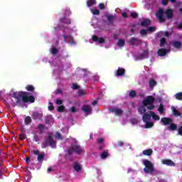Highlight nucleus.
Wrapping results in <instances>:
<instances>
[{
    "mask_svg": "<svg viewBox=\"0 0 182 182\" xmlns=\"http://www.w3.org/2000/svg\"><path fill=\"white\" fill-rule=\"evenodd\" d=\"M62 103H63V101H62V100H55V105H58V106H60V105H62Z\"/></svg>",
    "mask_w": 182,
    "mask_h": 182,
    "instance_id": "45",
    "label": "nucleus"
},
{
    "mask_svg": "<svg viewBox=\"0 0 182 182\" xmlns=\"http://www.w3.org/2000/svg\"><path fill=\"white\" fill-rule=\"evenodd\" d=\"M42 117V115L41 114H38V112H34L33 114V119H41Z\"/></svg>",
    "mask_w": 182,
    "mask_h": 182,
    "instance_id": "28",
    "label": "nucleus"
},
{
    "mask_svg": "<svg viewBox=\"0 0 182 182\" xmlns=\"http://www.w3.org/2000/svg\"><path fill=\"white\" fill-rule=\"evenodd\" d=\"M87 5L89 8H90V6H93V5H96V0H88L87 1Z\"/></svg>",
    "mask_w": 182,
    "mask_h": 182,
    "instance_id": "24",
    "label": "nucleus"
},
{
    "mask_svg": "<svg viewBox=\"0 0 182 182\" xmlns=\"http://www.w3.org/2000/svg\"><path fill=\"white\" fill-rule=\"evenodd\" d=\"M171 110L175 116H180V112L176 109V107H172Z\"/></svg>",
    "mask_w": 182,
    "mask_h": 182,
    "instance_id": "27",
    "label": "nucleus"
},
{
    "mask_svg": "<svg viewBox=\"0 0 182 182\" xmlns=\"http://www.w3.org/2000/svg\"><path fill=\"white\" fill-rule=\"evenodd\" d=\"M92 105L93 106H95V105H97V101H93Z\"/></svg>",
    "mask_w": 182,
    "mask_h": 182,
    "instance_id": "62",
    "label": "nucleus"
},
{
    "mask_svg": "<svg viewBox=\"0 0 182 182\" xmlns=\"http://www.w3.org/2000/svg\"><path fill=\"white\" fill-rule=\"evenodd\" d=\"M63 32H64V35H63L64 41H68L69 39L68 43L70 45H72V46L76 45V41H75V40H73V38L70 36V34L73 33L74 31L68 27H65L63 29Z\"/></svg>",
    "mask_w": 182,
    "mask_h": 182,
    "instance_id": "3",
    "label": "nucleus"
},
{
    "mask_svg": "<svg viewBox=\"0 0 182 182\" xmlns=\"http://www.w3.org/2000/svg\"><path fill=\"white\" fill-rule=\"evenodd\" d=\"M78 95H79L80 96H83V95H85V90H80L78 91Z\"/></svg>",
    "mask_w": 182,
    "mask_h": 182,
    "instance_id": "46",
    "label": "nucleus"
},
{
    "mask_svg": "<svg viewBox=\"0 0 182 182\" xmlns=\"http://www.w3.org/2000/svg\"><path fill=\"white\" fill-rule=\"evenodd\" d=\"M164 11L163 9H160L156 13V18L159 19V22H164Z\"/></svg>",
    "mask_w": 182,
    "mask_h": 182,
    "instance_id": "10",
    "label": "nucleus"
},
{
    "mask_svg": "<svg viewBox=\"0 0 182 182\" xmlns=\"http://www.w3.org/2000/svg\"><path fill=\"white\" fill-rule=\"evenodd\" d=\"M131 16L132 18H137V13H131Z\"/></svg>",
    "mask_w": 182,
    "mask_h": 182,
    "instance_id": "52",
    "label": "nucleus"
},
{
    "mask_svg": "<svg viewBox=\"0 0 182 182\" xmlns=\"http://www.w3.org/2000/svg\"><path fill=\"white\" fill-rule=\"evenodd\" d=\"M124 75V69L119 68L116 73V76H123Z\"/></svg>",
    "mask_w": 182,
    "mask_h": 182,
    "instance_id": "21",
    "label": "nucleus"
},
{
    "mask_svg": "<svg viewBox=\"0 0 182 182\" xmlns=\"http://www.w3.org/2000/svg\"><path fill=\"white\" fill-rule=\"evenodd\" d=\"M168 52V50H167L164 48H160L158 50V55H159V56H166V55H167Z\"/></svg>",
    "mask_w": 182,
    "mask_h": 182,
    "instance_id": "16",
    "label": "nucleus"
},
{
    "mask_svg": "<svg viewBox=\"0 0 182 182\" xmlns=\"http://www.w3.org/2000/svg\"><path fill=\"white\" fill-rule=\"evenodd\" d=\"M90 11L93 15H99L100 14V11L97 9H90Z\"/></svg>",
    "mask_w": 182,
    "mask_h": 182,
    "instance_id": "29",
    "label": "nucleus"
},
{
    "mask_svg": "<svg viewBox=\"0 0 182 182\" xmlns=\"http://www.w3.org/2000/svg\"><path fill=\"white\" fill-rule=\"evenodd\" d=\"M55 139H58V140H62V136L59 132H57L55 135Z\"/></svg>",
    "mask_w": 182,
    "mask_h": 182,
    "instance_id": "44",
    "label": "nucleus"
},
{
    "mask_svg": "<svg viewBox=\"0 0 182 182\" xmlns=\"http://www.w3.org/2000/svg\"><path fill=\"white\" fill-rule=\"evenodd\" d=\"M173 46H174V48H176V49H181V48H182V44L181 43L178 42V41H173L172 43Z\"/></svg>",
    "mask_w": 182,
    "mask_h": 182,
    "instance_id": "19",
    "label": "nucleus"
},
{
    "mask_svg": "<svg viewBox=\"0 0 182 182\" xmlns=\"http://www.w3.org/2000/svg\"><path fill=\"white\" fill-rule=\"evenodd\" d=\"M53 109H55V107H53V104H52V102H49L48 103V110H53Z\"/></svg>",
    "mask_w": 182,
    "mask_h": 182,
    "instance_id": "43",
    "label": "nucleus"
},
{
    "mask_svg": "<svg viewBox=\"0 0 182 182\" xmlns=\"http://www.w3.org/2000/svg\"><path fill=\"white\" fill-rule=\"evenodd\" d=\"M156 85H157V82H156V81L154 80H151L149 81V86L151 89H153V87H154V86H156Z\"/></svg>",
    "mask_w": 182,
    "mask_h": 182,
    "instance_id": "26",
    "label": "nucleus"
},
{
    "mask_svg": "<svg viewBox=\"0 0 182 182\" xmlns=\"http://www.w3.org/2000/svg\"><path fill=\"white\" fill-rule=\"evenodd\" d=\"M98 143H102V142H104L105 141V139H103V138H100V139H98Z\"/></svg>",
    "mask_w": 182,
    "mask_h": 182,
    "instance_id": "55",
    "label": "nucleus"
},
{
    "mask_svg": "<svg viewBox=\"0 0 182 182\" xmlns=\"http://www.w3.org/2000/svg\"><path fill=\"white\" fill-rule=\"evenodd\" d=\"M164 43H166V38H163L161 39L160 46L163 48V46H164Z\"/></svg>",
    "mask_w": 182,
    "mask_h": 182,
    "instance_id": "39",
    "label": "nucleus"
},
{
    "mask_svg": "<svg viewBox=\"0 0 182 182\" xmlns=\"http://www.w3.org/2000/svg\"><path fill=\"white\" fill-rule=\"evenodd\" d=\"M57 52H58V50H56V48H55L54 47L51 48V49H50V53H51L53 55L56 54Z\"/></svg>",
    "mask_w": 182,
    "mask_h": 182,
    "instance_id": "40",
    "label": "nucleus"
},
{
    "mask_svg": "<svg viewBox=\"0 0 182 182\" xmlns=\"http://www.w3.org/2000/svg\"><path fill=\"white\" fill-rule=\"evenodd\" d=\"M138 112L139 114H144L142 116V120L144 122L145 129H151L154 126V123L151 120V117L153 120H160V117L157 115L154 112L151 111L149 113H146V106L141 105L138 107Z\"/></svg>",
    "mask_w": 182,
    "mask_h": 182,
    "instance_id": "1",
    "label": "nucleus"
},
{
    "mask_svg": "<svg viewBox=\"0 0 182 182\" xmlns=\"http://www.w3.org/2000/svg\"><path fill=\"white\" fill-rule=\"evenodd\" d=\"M31 119L30 117H26L25 119L26 124H29V123H31Z\"/></svg>",
    "mask_w": 182,
    "mask_h": 182,
    "instance_id": "42",
    "label": "nucleus"
},
{
    "mask_svg": "<svg viewBox=\"0 0 182 182\" xmlns=\"http://www.w3.org/2000/svg\"><path fill=\"white\" fill-rule=\"evenodd\" d=\"M158 112H159L160 114H163L164 113V107L163 106V105H160L158 109Z\"/></svg>",
    "mask_w": 182,
    "mask_h": 182,
    "instance_id": "30",
    "label": "nucleus"
},
{
    "mask_svg": "<svg viewBox=\"0 0 182 182\" xmlns=\"http://www.w3.org/2000/svg\"><path fill=\"white\" fill-rule=\"evenodd\" d=\"M72 89H79V85H77V84H73L72 85Z\"/></svg>",
    "mask_w": 182,
    "mask_h": 182,
    "instance_id": "48",
    "label": "nucleus"
},
{
    "mask_svg": "<svg viewBox=\"0 0 182 182\" xmlns=\"http://www.w3.org/2000/svg\"><path fill=\"white\" fill-rule=\"evenodd\" d=\"M166 15H167L168 18H172L173 17V10L168 9L166 11Z\"/></svg>",
    "mask_w": 182,
    "mask_h": 182,
    "instance_id": "31",
    "label": "nucleus"
},
{
    "mask_svg": "<svg viewBox=\"0 0 182 182\" xmlns=\"http://www.w3.org/2000/svg\"><path fill=\"white\" fill-rule=\"evenodd\" d=\"M134 96H136V91L132 90L131 92H129V97H134Z\"/></svg>",
    "mask_w": 182,
    "mask_h": 182,
    "instance_id": "41",
    "label": "nucleus"
},
{
    "mask_svg": "<svg viewBox=\"0 0 182 182\" xmlns=\"http://www.w3.org/2000/svg\"><path fill=\"white\" fill-rule=\"evenodd\" d=\"M92 41L100 45H105V43H106V41L102 37H99L97 36H93Z\"/></svg>",
    "mask_w": 182,
    "mask_h": 182,
    "instance_id": "9",
    "label": "nucleus"
},
{
    "mask_svg": "<svg viewBox=\"0 0 182 182\" xmlns=\"http://www.w3.org/2000/svg\"><path fill=\"white\" fill-rule=\"evenodd\" d=\"M11 105L15 106V105H18L21 106L22 103H33L35 102V97L32 95H29L27 92H14V96L11 97Z\"/></svg>",
    "mask_w": 182,
    "mask_h": 182,
    "instance_id": "2",
    "label": "nucleus"
},
{
    "mask_svg": "<svg viewBox=\"0 0 182 182\" xmlns=\"http://www.w3.org/2000/svg\"><path fill=\"white\" fill-rule=\"evenodd\" d=\"M159 35H161V36H168V32L161 31L159 33Z\"/></svg>",
    "mask_w": 182,
    "mask_h": 182,
    "instance_id": "38",
    "label": "nucleus"
},
{
    "mask_svg": "<svg viewBox=\"0 0 182 182\" xmlns=\"http://www.w3.org/2000/svg\"><path fill=\"white\" fill-rule=\"evenodd\" d=\"M175 97L177 99V100H182V92L176 94Z\"/></svg>",
    "mask_w": 182,
    "mask_h": 182,
    "instance_id": "32",
    "label": "nucleus"
},
{
    "mask_svg": "<svg viewBox=\"0 0 182 182\" xmlns=\"http://www.w3.org/2000/svg\"><path fill=\"white\" fill-rule=\"evenodd\" d=\"M82 110L85 113V114H90V113H92V107L90 105H84Z\"/></svg>",
    "mask_w": 182,
    "mask_h": 182,
    "instance_id": "13",
    "label": "nucleus"
},
{
    "mask_svg": "<svg viewBox=\"0 0 182 182\" xmlns=\"http://www.w3.org/2000/svg\"><path fill=\"white\" fill-rule=\"evenodd\" d=\"M33 154H36V156H39V151L38 150H34Z\"/></svg>",
    "mask_w": 182,
    "mask_h": 182,
    "instance_id": "56",
    "label": "nucleus"
},
{
    "mask_svg": "<svg viewBox=\"0 0 182 182\" xmlns=\"http://www.w3.org/2000/svg\"><path fill=\"white\" fill-rule=\"evenodd\" d=\"M70 111L72 112V113H75L76 112V108H75V107H73L70 109Z\"/></svg>",
    "mask_w": 182,
    "mask_h": 182,
    "instance_id": "51",
    "label": "nucleus"
},
{
    "mask_svg": "<svg viewBox=\"0 0 182 182\" xmlns=\"http://www.w3.org/2000/svg\"><path fill=\"white\" fill-rule=\"evenodd\" d=\"M149 56V51H144L142 55H140L139 58L140 59H144Z\"/></svg>",
    "mask_w": 182,
    "mask_h": 182,
    "instance_id": "25",
    "label": "nucleus"
},
{
    "mask_svg": "<svg viewBox=\"0 0 182 182\" xmlns=\"http://www.w3.org/2000/svg\"><path fill=\"white\" fill-rule=\"evenodd\" d=\"M107 20L109 21V22H112L113 21V19H114V16L108 14V15H107Z\"/></svg>",
    "mask_w": 182,
    "mask_h": 182,
    "instance_id": "34",
    "label": "nucleus"
},
{
    "mask_svg": "<svg viewBox=\"0 0 182 182\" xmlns=\"http://www.w3.org/2000/svg\"><path fill=\"white\" fill-rule=\"evenodd\" d=\"M153 103H154V97L153 96H148L142 101V105L146 106L149 110L154 109L155 107Z\"/></svg>",
    "mask_w": 182,
    "mask_h": 182,
    "instance_id": "4",
    "label": "nucleus"
},
{
    "mask_svg": "<svg viewBox=\"0 0 182 182\" xmlns=\"http://www.w3.org/2000/svg\"><path fill=\"white\" fill-rule=\"evenodd\" d=\"M142 163H143L144 166H145V168H144V171L145 173L151 174V173H153V171H154V166L152 164L151 161H150L147 159H144L142 161Z\"/></svg>",
    "mask_w": 182,
    "mask_h": 182,
    "instance_id": "5",
    "label": "nucleus"
},
{
    "mask_svg": "<svg viewBox=\"0 0 182 182\" xmlns=\"http://www.w3.org/2000/svg\"><path fill=\"white\" fill-rule=\"evenodd\" d=\"M168 4V0H162V5H167Z\"/></svg>",
    "mask_w": 182,
    "mask_h": 182,
    "instance_id": "54",
    "label": "nucleus"
},
{
    "mask_svg": "<svg viewBox=\"0 0 182 182\" xmlns=\"http://www.w3.org/2000/svg\"><path fill=\"white\" fill-rule=\"evenodd\" d=\"M38 127L39 130L42 131L43 129H44L45 126H43V124H39Z\"/></svg>",
    "mask_w": 182,
    "mask_h": 182,
    "instance_id": "53",
    "label": "nucleus"
},
{
    "mask_svg": "<svg viewBox=\"0 0 182 182\" xmlns=\"http://www.w3.org/2000/svg\"><path fill=\"white\" fill-rule=\"evenodd\" d=\"M178 28L179 29H182V23H179V24L178 25Z\"/></svg>",
    "mask_w": 182,
    "mask_h": 182,
    "instance_id": "60",
    "label": "nucleus"
},
{
    "mask_svg": "<svg viewBox=\"0 0 182 182\" xmlns=\"http://www.w3.org/2000/svg\"><path fill=\"white\" fill-rule=\"evenodd\" d=\"M58 112H65V106H59L57 109Z\"/></svg>",
    "mask_w": 182,
    "mask_h": 182,
    "instance_id": "37",
    "label": "nucleus"
},
{
    "mask_svg": "<svg viewBox=\"0 0 182 182\" xmlns=\"http://www.w3.org/2000/svg\"><path fill=\"white\" fill-rule=\"evenodd\" d=\"M125 41L124 39H119L117 43V46H119V48H123V46H124L125 45Z\"/></svg>",
    "mask_w": 182,
    "mask_h": 182,
    "instance_id": "23",
    "label": "nucleus"
},
{
    "mask_svg": "<svg viewBox=\"0 0 182 182\" xmlns=\"http://www.w3.org/2000/svg\"><path fill=\"white\" fill-rule=\"evenodd\" d=\"M73 151L77 153V154H82V153H85V149L77 144H75L72 146L71 149L68 150V153H70V154H72Z\"/></svg>",
    "mask_w": 182,
    "mask_h": 182,
    "instance_id": "7",
    "label": "nucleus"
},
{
    "mask_svg": "<svg viewBox=\"0 0 182 182\" xmlns=\"http://www.w3.org/2000/svg\"><path fill=\"white\" fill-rule=\"evenodd\" d=\"M123 18H127V14L126 12L122 13Z\"/></svg>",
    "mask_w": 182,
    "mask_h": 182,
    "instance_id": "57",
    "label": "nucleus"
},
{
    "mask_svg": "<svg viewBox=\"0 0 182 182\" xmlns=\"http://www.w3.org/2000/svg\"><path fill=\"white\" fill-rule=\"evenodd\" d=\"M29 161V158H26V163Z\"/></svg>",
    "mask_w": 182,
    "mask_h": 182,
    "instance_id": "64",
    "label": "nucleus"
},
{
    "mask_svg": "<svg viewBox=\"0 0 182 182\" xmlns=\"http://www.w3.org/2000/svg\"><path fill=\"white\" fill-rule=\"evenodd\" d=\"M26 89L28 91V92H33V90H35V87H33V86L32 85H28Z\"/></svg>",
    "mask_w": 182,
    "mask_h": 182,
    "instance_id": "36",
    "label": "nucleus"
},
{
    "mask_svg": "<svg viewBox=\"0 0 182 182\" xmlns=\"http://www.w3.org/2000/svg\"><path fill=\"white\" fill-rule=\"evenodd\" d=\"M46 146H50L52 149H55V147H56V142L53 141V138H52V135L48 136V138L46 141Z\"/></svg>",
    "mask_w": 182,
    "mask_h": 182,
    "instance_id": "8",
    "label": "nucleus"
},
{
    "mask_svg": "<svg viewBox=\"0 0 182 182\" xmlns=\"http://www.w3.org/2000/svg\"><path fill=\"white\" fill-rule=\"evenodd\" d=\"M142 153L144 156H151V154H153V150L146 149V150L143 151Z\"/></svg>",
    "mask_w": 182,
    "mask_h": 182,
    "instance_id": "22",
    "label": "nucleus"
},
{
    "mask_svg": "<svg viewBox=\"0 0 182 182\" xmlns=\"http://www.w3.org/2000/svg\"><path fill=\"white\" fill-rule=\"evenodd\" d=\"M148 32H156V27H149L147 30H141L140 31L141 35H147Z\"/></svg>",
    "mask_w": 182,
    "mask_h": 182,
    "instance_id": "12",
    "label": "nucleus"
},
{
    "mask_svg": "<svg viewBox=\"0 0 182 182\" xmlns=\"http://www.w3.org/2000/svg\"><path fill=\"white\" fill-rule=\"evenodd\" d=\"M63 22H67V23H70V20L69 19H65Z\"/></svg>",
    "mask_w": 182,
    "mask_h": 182,
    "instance_id": "59",
    "label": "nucleus"
},
{
    "mask_svg": "<svg viewBox=\"0 0 182 182\" xmlns=\"http://www.w3.org/2000/svg\"><path fill=\"white\" fill-rule=\"evenodd\" d=\"M132 124H136V123H137V120L134 119L132 121L130 122Z\"/></svg>",
    "mask_w": 182,
    "mask_h": 182,
    "instance_id": "58",
    "label": "nucleus"
},
{
    "mask_svg": "<svg viewBox=\"0 0 182 182\" xmlns=\"http://www.w3.org/2000/svg\"><path fill=\"white\" fill-rule=\"evenodd\" d=\"M53 118L52 117V116L48 115L46 117V123H47V124H53Z\"/></svg>",
    "mask_w": 182,
    "mask_h": 182,
    "instance_id": "18",
    "label": "nucleus"
},
{
    "mask_svg": "<svg viewBox=\"0 0 182 182\" xmlns=\"http://www.w3.org/2000/svg\"><path fill=\"white\" fill-rule=\"evenodd\" d=\"M178 133L180 134V136H182V127H179L178 129Z\"/></svg>",
    "mask_w": 182,
    "mask_h": 182,
    "instance_id": "49",
    "label": "nucleus"
},
{
    "mask_svg": "<svg viewBox=\"0 0 182 182\" xmlns=\"http://www.w3.org/2000/svg\"><path fill=\"white\" fill-rule=\"evenodd\" d=\"M100 9H105V4H99Z\"/></svg>",
    "mask_w": 182,
    "mask_h": 182,
    "instance_id": "50",
    "label": "nucleus"
},
{
    "mask_svg": "<svg viewBox=\"0 0 182 182\" xmlns=\"http://www.w3.org/2000/svg\"><path fill=\"white\" fill-rule=\"evenodd\" d=\"M101 159H106V157H109V153L107 151H105L100 154Z\"/></svg>",
    "mask_w": 182,
    "mask_h": 182,
    "instance_id": "33",
    "label": "nucleus"
},
{
    "mask_svg": "<svg viewBox=\"0 0 182 182\" xmlns=\"http://www.w3.org/2000/svg\"><path fill=\"white\" fill-rule=\"evenodd\" d=\"M129 43L130 45H139L140 43V40L134 38H132L129 41Z\"/></svg>",
    "mask_w": 182,
    "mask_h": 182,
    "instance_id": "17",
    "label": "nucleus"
},
{
    "mask_svg": "<svg viewBox=\"0 0 182 182\" xmlns=\"http://www.w3.org/2000/svg\"><path fill=\"white\" fill-rule=\"evenodd\" d=\"M44 157H45V154H38V161H42V160H43Z\"/></svg>",
    "mask_w": 182,
    "mask_h": 182,
    "instance_id": "35",
    "label": "nucleus"
},
{
    "mask_svg": "<svg viewBox=\"0 0 182 182\" xmlns=\"http://www.w3.org/2000/svg\"><path fill=\"white\" fill-rule=\"evenodd\" d=\"M161 123H163V124L164 126H168L170 130H176L177 129V125L176 124H173V121L167 117H164L161 119Z\"/></svg>",
    "mask_w": 182,
    "mask_h": 182,
    "instance_id": "6",
    "label": "nucleus"
},
{
    "mask_svg": "<svg viewBox=\"0 0 182 182\" xmlns=\"http://www.w3.org/2000/svg\"><path fill=\"white\" fill-rule=\"evenodd\" d=\"M50 171H52V168H48V173H50Z\"/></svg>",
    "mask_w": 182,
    "mask_h": 182,
    "instance_id": "63",
    "label": "nucleus"
},
{
    "mask_svg": "<svg viewBox=\"0 0 182 182\" xmlns=\"http://www.w3.org/2000/svg\"><path fill=\"white\" fill-rule=\"evenodd\" d=\"M150 23H151V21L149 19H144L141 22V26H149V25H150Z\"/></svg>",
    "mask_w": 182,
    "mask_h": 182,
    "instance_id": "20",
    "label": "nucleus"
},
{
    "mask_svg": "<svg viewBox=\"0 0 182 182\" xmlns=\"http://www.w3.org/2000/svg\"><path fill=\"white\" fill-rule=\"evenodd\" d=\"M109 111L112 112V113H114L116 116H122V114H123V111L117 107H112L109 109Z\"/></svg>",
    "mask_w": 182,
    "mask_h": 182,
    "instance_id": "11",
    "label": "nucleus"
},
{
    "mask_svg": "<svg viewBox=\"0 0 182 182\" xmlns=\"http://www.w3.org/2000/svg\"><path fill=\"white\" fill-rule=\"evenodd\" d=\"M118 146H123V141H119Z\"/></svg>",
    "mask_w": 182,
    "mask_h": 182,
    "instance_id": "61",
    "label": "nucleus"
},
{
    "mask_svg": "<svg viewBox=\"0 0 182 182\" xmlns=\"http://www.w3.org/2000/svg\"><path fill=\"white\" fill-rule=\"evenodd\" d=\"M26 137V136L23 133L20 134V139L21 140H25Z\"/></svg>",
    "mask_w": 182,
    "mask_h": 182,
    "instance_id": "47",
    "label": "nucleus"
},
{
    "mask_svg": "<svg viewBox=\"0 0 182 182\" xmlns=\"http://www.w3.org/2000/svg\"><path fill=\"white\" fill-rule=\"evenodd\" d=\"M161 161L162 164H166V166H171V167L176 166V164L170 159H164Z\"/></svg>",
    "mask_w": 182,
    "mask_h": 182,
    "instance_id": "14",
    "label": "nucleus"
},
{
    "mask_svg": "<svg viewBox=\"0 0 182 182\" xmlns=\"http://www.w3.org/2000/svg\"><path fill=\"white\" fill-rule=\"evenodd\" d=\"M73 168L75 171H77V173H80V171H82V165L79 163H75L73 165Z\"/></svg>",
    "mask_w": 182,
    "mask_h": 182,
    "instance_id": "15",
    "label": "nucleus"
}]
</instances>
